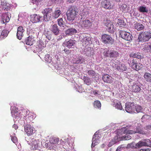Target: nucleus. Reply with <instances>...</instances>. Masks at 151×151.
<instances>
[{
  "label": "nucleus",
  "mask_w": 151,
  "mask_h": 151,
  "mask_svg": "<svg viewBox=\"0 0 151 151\" xmlns=\"http://www.w3.org/2000/svg\"><path fill=\"white\" fill-rule=\"evenodd\" d=\"M78 9L74 6H71L68 10L66 14L68 20L69 21H73L78 14Z\"/></svg>",
  "instance_id": "obj_1"
},
{
  "label": "nucleus",
  "mask_w": 151,
  "mask_h": 151,
  "mask_svg": "<svg viewBox=\"0 0 151 151\" xmlns=\"http://www.w3.org/2000/svg\"><path fill=\"white\" fill-rule=\"evenodd\" d=\"M151 38V33L149 32H145L140 34L138 39L140 41L146 42L148 41Z\"/></svg>",
  "instance_id": "obj_2"
},
{
  "label": "nucleus",
  "mask_w": 151,
  "mask_h": 151,
  "mask_svg": "<svg viewBox=\"0 0 151 151\" xmlns=\"http://www.w3.org/2000/svg\"><path fill=\"white\" fill-rule=\"evenodd\" d=\"M151 141L149 139H142L135 145V148H139L143 146L151 147Z\"/></svg>",
  "instance_id": "obj_3"
},
{
  "label": "nucleus",
  "mask_w": 151,
  "mask_h": 151,
  "mask_svg": "<svg viewBox=\"0 0 151 151\" xmlns=\"http://www.w3.org/2000/svg\"><path fill=\"white\" fill-rule=\"evenodd\" d=\"M80 37L81 39V41L82 42V45L84 47L89 46L91 44L92 42L91 40V38L89 37H86L85 34L82 35Z\"/></svg>",
  "instance_id": "obj_4"
},
{
  "label": "nucleus",
  "mask_w": 151,
  "mask_h": 151,
  "mask_svg": "<svg viewBox=\"0 0 151 151\" xmlns=\"http://www.w3.org/2000/svg\"><path fill=\"white\" fill-rule=\"evenodd\" d=\"M104 55L106 57H109L110 58H116L118 55V53L116 51L113 50H105L104 52Z\"/></svg>",
  "instance_id": "obj_5"
},
{
  "label": "nucleus",
  "mask_w": 151,
  "mask_h": 151,
  "mask_svg": "<svg viewBox=\"0 0 151 151\" xmlns=\"http://www.w3.org/2000/svg\"><path fill=\"white\" fill-rule=\"evenodd\" d=\"M112 66L113 68L119 71H125L127 69V67L124 64H121L119 63L118 64V63L115 62L113 63L112 64Z\"/></svg>",
  "instance_id": "obj_6"
},
{
  "label": "nucleus",
  "mask_w": 151,
  "mask_h": 151,
  "mask_svg": "<svg viewBox=\"0 0 151 151\" xmlns=\"http://www.w3.org/2000/svg\"><path fill=\"white\" fill-rule=\"evenodd\" d=\"M91 23L88 19H81L78 23V26L83 28H88L91 26Z\"/></svg>",
  "instance_id": "obj_7"
},
{
  "label": "nucleus",
  "mask_w": 151,
  "mask_h": 151,
  "mask_svg": "<svg viewBox=\"0 0 151 151\" xmlns=\"http://www.w3.org/2000/svg\"><path fill=\"white\" fill-rule=\"evenodd\" d=\"M105 25L106 26V29L108 32L112 33L114 32L115 28L112 22L107 20L105 22Z\"/></svg>",
  "instance_id": "obj_8"
},
{
  "label": "nucleus",
  "mask_w": 151,
  "mask_h": 151,
  "mask_svg": "<svg viewBox=\"0 0 151 151\" xmlns=\"http://www.w3.org/2000/svg\"><path fill=\"white\" fill-rule=\"evenodd\" d=\"M31 143V149L35 150H38L40 148V145L42 144V142L39 139H35L32 141Z\"/></svg>",
  "instance_id": "obj_9"
},
{
  "label": "nucleus",
  "mask_w": 151,
  "mask_h": 151,
  "mask_svg": "<svg viewBox=\"0 0 151 151\" xmlns=\"http://www.w3.org/2000/svg\"><path fill=\"white\" fill-rule=\"evenodd\" d=\"M135 105L134 103L127 102L126 104L125 109L128 113L134 112Z\"/></svg>",
  "instance_id": "obj_10"
},
{
  "label": "nucleus",
  "mask_w": 151,
  "mask_h": 151,
  "mask_svg": "<svg viewBox=\"0 0 151 151\" xmlns=\"http://www.w3.org/2000/svg\"><path fill=\"white\" fill-rule=\"evenodd\" d=\"M120 35L121 37L127 41H130L132 40L133 37L129 33L124 31H122Z\"/></svg>",
  "instance_id": "obj_11"
},
{
  "label": "nucleus",
  "mask_w": 151,
  "mask_h": 151,
  "mask_svg": "<svg viewBox=\"0 0 151 151\" xmlns=\"http://www.w3.org/2000/svg\"><path fill=\"white\" fill-rule=\"evenodd\" d=\"M102 40L106 44H111L113 42L111 37L106 34L102 36Z\"/></svg>",
  "instance_id": "obj_12"
},
{
  "label": "nucleus",
  "mask_w": 151,
  "mask_h": 151,
  "mask_svg": "<svg viewBox=\"0 0 151 151\" xmlns=\"http://www.w3.org/2000/svg\"><path fill=\"white\" fill-rule=\"evenodd\" d=\"M23 113V115L24 116V119L25 120L30 121L33 118V116L32 115V113L29 111V110H24L22 111Z\"/></svg>",
  "instance_id": "obj_13"
},
{
  "label": "nucleus",
  "mask_w": 151,
  "mask_h": 151,
  "mask_svg": "<svg viewBox=\"0 0 151 151\" xmlns=\"http://www.w3.org/2000/svg\"><path fill=\"white\" fill-rule=\"evenodd\" d=\"M101 5L102 7L106 9H112L113 5L109 1L107 0H104L101 2Z\"/></svg>",
  "instance_id": "obj_14"
},
{
  "label": "nucleus",
  "mask_w": 151,
  "mask_h": 151,
  "mask_svg": "<svg viewBox=\"0 0 151 151\" xmlns=\"http://www.w3.org/2000/svg\"><path fill=\"white\" fill-rule=\"evenodd\" d=\"M130 89L132 92L136 93L139 92L141 90L140 86L136 83H133V85L131 86Z\"/></svg>",
  "instance_id": "obj_15"
},
{
  "label": "nucleus",
  "mask_w": 151,
  "mask_h": 151,
  "mask_svg": "<svg viewBox=\"0 0 151 151\" xmlns=\"http://www.w3.org/2000/svg\"><path fill=\"white\" fill-rule=\"evenodd\" d=\"M43 19L42 16L39 15L34 14L31 17V20L33 23H37L41 22Z\"/></svg>",
  "instance_id": "obj_16"
},
{
  "label": "nucleus",
  "mask_w": 151,
  "mask_h": 151,
  "mask_svg": "<svg viewBox=\"0 0 151 151\" xmlns=\"http://www.w3.org/2000/svg\"><path fill=\"white\" fill-rule=\"evenodd\" d=\"M24 131L28 135L30 136L33 133L34 127L30 125L27 124L24 127Z\"/></svg>",
  "instance_id": "obj_17"
},
{
  "label": "nucleus",
  "mask_w": 151,
  "mask_h": 151,
  "mask_svg": "<svg viewBox=\"0 0 151 151\" xmlns=\"http://www.w3.org/2000/svg\"><path fill=\"white\" fill-rule=\"evenodd\" d=\"M112 77L107 74H104L102 75V79L105 82L110 83L113 81Z\"/></svg>",
  "instance_id": "obj_18"
},
{
  "label": "nucleus",
  "mask_w": 151,
  "mask_h": 151,
  "mask_svg": "<svg viewBox=\"0 0 151 151\" xmlns=\"http://www.w3.org/2000/svg\"><path fill=\"white\" fill-rule=\"evenodd\" d=\"M9 13L7 12L6 13L3 14L1 16V23L3 24H5L6 23L8 22L10 20V18L9 17Z\"/></svg>",
  "instance_id": "obj_19"
},
{
  "label": "nucleus",
  "mask_w": 151,
  "mask_h": 151,
  "mask_svg": "<svg viewBox=\"0 0 151 151\" xmlns=\"http://www.w3.org/2000/svg\"><path fill=\"white\" fill-rule=\"evenodd\" d=\"M24 30L22 27H19L17 29V38L19 40H21L23 35Z\"/></svg>",
  "instance_id": "obj_20"
},
{
  "label": "nucleus",
  "mask_w": 151,
  "mask_h": 151,
  "mask_svg": "<svg viewBox=\"0 0 151 151\" xmlns=\"http://www.w3.org/2000/svg\"><path fill=\"white\" fill-rule=\"evenodd\" d=\"M50 29L52 32L55 35H58L59 34L60 30L58 29L57 24H54L52 25Z\"/></svg>",
  "instance_id": "obj_21"
},
{
  "label": "nucleus",
  "mask_w": 151,
  "mask_h": 151,
  "mask_svg": "<svg viewBox=\"0 0 151 151\" xmlns=\"http://www.w3.org/2000/svg\"><path fill=\"white\" fill-rule=\"evenodd\" d=\"M75 41L72 40H70L68 41L66 40L63 43V46L64 47L75 46Z\"/></svg>",
  "instance_id": "obj_22"
},
{
  "label": "nucleus",
  "mask_w": 151,
  "mask_h": 151,
  "mask_svg": "<svg viewBox=\"0 0 151 151\" xmlns=\"http://www.w3.org/2000/svg\"><path fill=\"white\" fill-rule=\"evenodd\" d=\"M115 22L116 23V25H118V26L121 27L125 26L126 24V22L122 19H116Z\"/></svg>",
  "instance_id": "obj_23"
},
{
  "label": "nucleus",
  "mask_w": 151,
  "mask_h": 151,
  "mask_svg": "<svg viewBox=\"0 0 151 151\" xmlns=\"http://www.w3.org/2000/svg\"><path fill=\"white\" fill-rule=\"evenodd\" d=\"M77 32L76 30L74 28H70L67 29L65 31V33L67 35H71Z\"/></svg>",
  "instance_id": "obj_24"
},
{
  "label": "nucleus",
  "mask_w": 151,
  "mask_h": 151,
  "mask_svg": "<svg viewBox=\"0 0 151 151\" xmlns=\"http://www.w3.org/2000/svg\"><path fill=\"white\" fill-rule=\"evenodd\" d=\"M144 78L145 80L148 82L151 83V74L148 72H145Z\"/></svg>",
  "instance_id": "obj_25"
},
{
  "label": "nucleus",
  "mask_w": 151,
  "mask_h": 151,
  "mask_svg": "<svg viewBox=\"0 0 151 151\" xmlns=\"http://www.w3.org/2000/svg\"><path fill=\"white\" fill-rule=\"evenodd\" d=\"M122 131L124 134H134L133 130L129 129L125 127H123L122 128Z\"/></svg>",
  "instance_id": "obj_26"
},
{
  "label": "nucleus",
  "mask_w": 151,
  "mask_h": 151,
  "mask_svg": "<svg viewBox=\"0 0 151 151\" xmlns=\"http://www.w3.org/2000/svg\"><path fill=\"white\" fill-rule=\"evenodd\" d=\"M61 14V11L60 10L58 9H57L52 14V17L54 18H57Z\"/></svg>",
  "instance_id": "obj_27"
},
{
  "label": "nucleus",
  "mask_w": 151,
  "mask_h": 151,
  "mask_svg": "<svg viewBox=\"0 0 151 151\" xmlns=\"http://www.w3.org/2000/svg\"><path fill=\"white\" fill-rule=\"evenodd\" d=\"M83 80L84 83L88 85H90L91 83L92 80L87 76H83Z\"/></svg>",
  "instance_id": "obj_28"
},
{
  "label": "nucleus",
  "mask_w": 151,
  "mask_h": 151,
  "mask_svg": "<svg viewBox=\"0 0 151 151\" xmlns=\"http://www.w3.org/2000/svg\"><path fill=\"white\" fill-rule=\"evenodd\" d=\"M9 33V31L7 30H3L0 36V40H2L7 36L8 34Z\"/></svg>",
  "instance_id": "obj_29"
},
{
  "label": "nucleus",
  "mask_w": 151,
  "mask_h": 151,
  "mask_svg": "<svg viewBox=\"0 0 151 151\" xmlns=\"http://www.w3.org/2000/svg\"><path fill=\"white\" fill-rule=\"evenodd\" d=\"M58 23V24L60 27H63L64 29H66V27H67L65 25V23L63 21L62 18H60L58 19L57 20Z\"/></svg>",
  "instance_id": "obj_30"
},
{
  "label": "nucleus",
  "mask_w": 151,
  "mask_h": 151,
  "mask_svg": "<svg viewBox=\"0 0 151 151\" xmlns=\"http://www.w3.org/2000/svg\"><path fill=\"white\" fill-rule=\"evenodd\" d=\"M1 5L2 9L4 10L7 11L8 4L6 3V1L4 0H1Z\"/></svg>",
  "instance_id": "obj_31"
},
{
  "label": "nucleus",
  "mask_w": 151,
  "mask_h": 151,
  "mask_svg": "<svg viewBox=\"0 0 151 151\" xmlns=\"http://www.w3.org/2000/svg\"><path fill=\"white\" fill-rule=\"evenodd\" d=\"M93 106L95 108H98L99 109H101V104L100 102L98 100L94 101L93 103Z\"/></svg>",
  "instance_id": "obj_32"
},
{
  "label": "nucleus",
  "mask_w": 151,
  "mask_h": 151,
  "mask_svg": "<svg viewBox=\"0 0 151 151\" xmlns=\"http://www.w3.org/2000/svg\"><path fill=\"white\" fill-rule=\"evenodd\" d=\"M134 27L137 30L139 31L143 29L145 27L141 24L137 23L134 24Z\"/></svg>",
  "instance_id": "obj_33"
},
{
  "label": "nucleus",
  "mask_w": 151,
  "mask_h": 151,
  "mask_svg": "<svg viewBox=\"0 0 151 151\" xmlns=\"http://www.w3.org/2000/svg\"><path fill=\"white\" fill-rule=\"evenodd\" d=\"M45 146L47 148L50 150L53 149L55 147L54 145L52 142H51L50 141L49 142L47 143H46L45 144Z\"/></svg>",
  "instance_id": "obj_34"
},
{
  "label": "nucleus",
  "mask_w": 151,
  "mask_h": 151,
  "mask_svg": "<svg viewBox=\"0 0 151 151\" xmlns=\"http://www.w3.org/2000/svg\"><path fill=\"white\" fill-rule=\"evenodd\" d=\"M130 57L136 58L139 59H141V58L140 53L138 52L137 53L132 52L130 54Z\"/></svg>",
  "instance_id": "obj_35"
},
{
  "label": "nucleus",
  "mask_w": 151,
  "mask_h": 151,
  "mask_svg": "<svg viewBox=\"0 0 151 151\" xmlns=\"http://www.w3.org/2000/svg\"><path fill=\"white\" fill-rule=\"evenodd\" d=\"M143 67V65L140 63H137L134 66L131 67L132 68L136 70H139Z\"/></svg>",
  "instance_id": "obj_36"
},
{
  "label": "nucleus",
  "mask_w": 151,
  "mask_h": 151,
  "mask_svg": "<svg viewBox=\"0 0 151 151\" xmlns=\"http://www.w3.org/2000/svg\"><path fill=\"white\" fill-rule=\"evenodd\" d=\"M33 40H34L32 37H29L25 40V42L26 44L31 46L33 44Z\"/></svg>",
  "instance_id": "obj_37"
},
{
  "label": "nucleus",
  "mask_w": 151,
  "mask_h": 151,
  "mask_svg": "<svg viewBox=\"0 0 151 151\" xmlns=\"http://www.w3.org/2000/svg\"><path fill=\"white\" fill-rule=\"evenodd\" d=\"M97 134L95 133L93 135L92 138V143L91 144V147L92 148L94 147L95 146L98 144V142H95L96 140V137L97 136Z\"/></svg>",
  "instance_id": "obj_38"
},
{
  "label": "nucleus",
  "mask_w": 151,
  "mask_h": 151,
  "mask_svg": "<svg viewBox=\"0 0 151 151\" xmlns=\"http://www.w3.org/2000/svg\"><path fill=\"white\" fill-rule=\"evenodd\" d=\"M39 30L37 28H33L32 29L31 32V33L33 34L32 36L34 37L36 36H37L39 34Z\"/></svg>",
  "instance_id": "obj_39"
},
{
  "label": "nucleus",
  "mask_w": 151,
  "mask_h": 151,
  "mask_svg": "<svg viewBox=\"0 0 151 151\" xmlns=\"http://www.w3.org/2000/svg\"><path fill=\"white\" fill-rule=\"evenodd\" d=\"M134 134L135 133H139L140 134H143V131L141 129V127L139 126H137L136 127V129H134Z\"/></svg>",
  "instance_id": "obj_40"
},
{
  "label": "nucleus",
  "mask_w": 151,
  "mask_h": 151,
  "mask_svg": "<svg viewBox=\"0 0 151 151\" xmlns=\"http://www.w3.org/2000/svg\"><path fill=\"white\" fill-rule=\"evenodd\" d=\"M138 10L140 12H148V9L146 7L142 6L139 7Z\"/></svg>",
  "instance_id": "obj_41"
},
{
  "label": "nucleus",
  "mask_w": 151,
  "mask_h": 151,
  "mask_svg": "<svg viewBox=\"0 0 151 151\" xmlns=\"http://www.w3.org/2000/svg\"><path fill=\"white\" fill-rule=\"evenodd\" d=\"M51 13H49L44 14L43 18L45 21H48L51 19L52 18Z\"/></svg>",
  "instance_id": "obj_42"
},
{
  "label": "nucleus",
  "mask_w": 151,
  "mask_h": 151,
  "mask_svg": "<svg viewBox=\"0 0 151 151\" xmlns=\"http://www.w3.org/2000/svg\"><path fill=\"white\" fill-rule=\"evenodd\" d=\"M114 106L118 109L121 110L122 109V106L121 104L119 102L116 103H114Z\"/></svg>",
  "instance_id": "obj_43"
},
{
  "label": "nucleus",
  "mask_w": 151,
  "mask_h": 151,
  "mask_svg": "<svg viewBox=\"0 0 151 151\" xmlns=\"http://www.w3.org/2000/svg\"><path fill=\"white\" fill-rule=\"evenodd\" d=\"M50 141L51 142H52L53 144H54V145L55 146H56V144H57L58 142L59 139L58 138L54 137L51 139Z\"/></svg>",
  "instance_id": "obj_44"
},
{
  "label": "nucleus",
  "mask_w": 151,
  "mask_h": 151,
  "mask_svg": "<svg viewBox=\"0 0 151 151\" xmlns=\"http://www.w3.org/2000/svg\"><path fill=\"white\" fill-rule=\"evenodd\" d=\"M142 109V107L140 105H136L135 106L134 111H136L137 113L141 112Z\"/></svg>",
  "instance_id": "obj_45"
},
{
  "label": "nucleus",
  "mask_w": 151,
  "mask_h": 151,
  "mask_svg": "<svg viewBox=\"0 0 151 151\" xmlns=\"http://www.w3.org/2000/svg\"><path fill=\"white\" fill-rule=\"evenodd\" d=\"M52 9H45L42 11V13L44 14H45L49 13H51Z\"/></svg>",
  "instance_id": "obj_46"
},
{
  "label": "nucleus",
  "mask_w": 151,
  "mask_h": 151,
  "mask_svg": "<svg viewBox=\"0 0 151 151\" xmlns=\"http://www.w3.org/2000/svg\"><path fill=\"white\" fill-rule=\"evenodd\" d=\"M131 136L129 135L124 136L121 137V139L120 140H129L131 138Z\"/></svg>",
  "instance_id": "obj_47"
},
{
  "label": "nucleus",
  "mask_w": 151,
  "mask_h": 151,
  "mask_svg": "<svg viewBox=\"0 0 151 151\" xmlns=\"http://www.w3.org/2000/svg\"><path fill=\"white\" fill-rule=\"evenodd\" d=\"M45 60L46 62L50 63L51 61V58L49 55L47 54L45 55Z\"/></svg>",
  "instance_id": "obj_48"
},
{
  "label": "nucleus",
  "mask_w": 151,
  "mask_h": 151,
  "mask_svg": "<svg viewBox=\"0 0 151 151\" xmlns=\"http://www.w3.org/2000/svg\"><path fill=\"white\" fill-rule=\"evenodd\" d=\"M33 4L35 6H38L40 4V2L41 0H31Z\"/></svg>",
  "instance_id": "obj_49"
},
{
  "label": "nucleus",
  "mask_w": 151,
  "mask_h": 151,
  "mask_svg": "<svg viewBox=\"0 0 151 151\" xmlns=\"http://www.w3.org/2000/svg\"><path fill=\"white\" fill-rule=\"evenodd\" d=\"M88 74L91 77H93L95 76L96 73L93 70H89L88 71Z\"/></svg>",
  "instance_id": "obj_50"
},
{
  "label": "nucleus",
  "mask_w": 151,
  "mask_h": 151,
  "mask_svg": "<svg viewBox=\"0 0 151 151\" xmlns=\"http://www.w3.org/2000/svg\"><path fill=\"white\" fill-rule=\"evenodd\" d=\"M131 65L130 66L132 67L134 66L135 65L137 64V59H133L131 62Z\"/></svg>",
  "instance_id": "obj_51"
},
{
  "label": "nucleus",
  "mask_w": 151,
  "mask_h": 151,
  "mask_svg": "<svg viewBox=\"0 0 151 151\" xmlns=\"http://www.w3.org/2000/svg\"><path fill=\"white\" fill-rule=\"evenodd\" d=\"M46 38L49 40H50L52 39L51 35L50 33V32H48L45 34Z\"/></svg>",
  "instance_id": "obj_52"
},
{
  "label": "nucleus",
  "mask_w": 151,
  "mask_h": 151,
  "mask_svg": "<svg viewBox=\"0 0 151 151\" xmlns=\"http://www.w3.org/2000/svg\"><path fill=\"white\" fill-rule=\"evenodd\" d=\"M127 6L125 4H123L121 6L122 8L123 9V11L124 12H126L127 10H126L127 8Z\"/></svg>",
  "instance_id": "obj_53"
},
{
  "label": "nucleus",
  "mask_w": 151,
  "mask_h": 151,
  "mask_svg": "<svg viewBox=\"0 0 151 151\" xmlns=\"http://www.w3.org/2000/svg\"><path fill=\"white\" fill-rule=\"evenodd\" d=\"M11 140L15 143L17 142V138L16 137H11Z\"/></svg>",
  "instance_id": "obj_54"
},
{
  "label": "nucleus",
  "mask_w": 151,
  "mask_h": 151,
  "mask_svg": "<svg viewBox=\"0 0 151 151\" xmlns=\"http://www.w3.org/2000/svg\"><path fill=\"white\" fill-rule=\"evenodd\" d=\"M82 60V58L81 57H79L76 60V63H81Z\"/></svg>",
  "instance_id": "obj_55"
},
{
  "label": "nucleus",
  "mask_w": 151,
  "mask_h": 151,
  "mask_svg": "<svg viewBox=\"0 0 151 151\" xmlns=\"http://www.w3.org/2000/svg\"><path fill=\"white\" fill-rule=\"evenodd\" d=\"M42 50V48H36V49L34 50V52L36 53V52H40Z\"/></svg>",
  "instance_id": "obj_56"
},
{
  "label": "nucleus",
  "mask_w": 151,
  "mask_h": 151,
  "mask_svg": "<svg viewBox=\"0 0 151 151\" xmlns=\"http://www.w3.org/2000/svg\"><path fill=\"white\" fill-rule=\"evenodd\" d=\"M145 128L146 130H151V125H148L146 126L145 127Z\"/></svg>",
  "instance_id": "obj_57"
},
{
  "label": "nucleus",
  "mask_w": 151,
  "mask_h": 151,
  "mask_svg": "<svg viewBox=\"0 0 151 151\" xmlns=\"http://www.w3.org/2000/svg\"><path fill=\"white\" fill-rule=\"evenodd\" d=\"M64 51L67 54H68L70 52V51L69 50H68L67 48L66 49L65 48L64 50Z\"/></svg>",
  "instance_id": "obj_58"
},
{
  "label": "nucleus",
  "mask_w": 151,
  "mask_h": 151,
  "mask_svg": "<svg viewBox=\"0 0 151 151\" xmlns=\"http://www.w3.org/2000/svg\"><path fill=\"white\" fill-rule=\"evenodd\" d=\"M13 127L14 128L15 130H16L17 129L18 127L17 125L14 124L13 126Z\"/></svg>",
  "instance_id": "obj_59"
},
{
  "label": "nucleus",
  "mask_w": 151,
  "mask_h": 151,
  "mask_svg": "<svg viewBox=\"0 0 151 151\" xmlns=\"http://www.w3.org/2000/svg\"><path fill=\"white\" fill-rule=\"evenodd\" d=\"M68 1L69 3H73L74 2L75 0H67Z\"/></svg>",
  "instance_id": "obj_60"
},
{
  "label": "nucleus",
  "mask_w": 151,
  "mask_h": 151,
  "mask_svg": "<svg viewBox=\"0 0 151 151\" xmlns=\"http://www.w3.org/2000/svg\"><path fill=\"white\" fill-rule=\"evenodd\" d=\"M93 92L95 95H96L98 93L97 91L96 90L93 91Z\"/></svg>",
  "instance_id": "obj_61"
},
{
  "label": "nucleus",
  "mask_w": 151,
  "mask_h": 151,
  "mask_svg": "<svg viewBox=\"0 0 151 151\" xmlns=\"http://www.w3.org/2000/svg\"><path fill=\"white\" fill-rule=\"evenodd\" d=\"M145 150V151H151V149L148 148L147 149H146Z\"/></svg>",
  "instance_id": "obj_62"
},
{
  "label": "nucleus",
  "mask_w": 151,
  "mask_h": 151,
  "mask_svg": "<svg viewBox=\"0 0 151 151\" xmlns=\"http://www.w3.org/2000/svg\"><path fill=\"white\" fill-rule=\"evenodd\" d=\"M140 151H145V149H141L140 150Z\"/></svg>",
  "instance_id": "obj_63"
},
{
  "label": "nucleus",
  "mask_w": 151,
  "mask_h": 151,
  "mask_svg": "<svg viewBox=\"0 0 151 151\" xmlns=\"http://www.w3.org/2000/svg\"><path fill=\"white\" fill-rule=\"evenodd\" d=\"M98 141H99L98 139H96V141H95V142H98Z\"/></svg>",
  "instance_id": "obj_64"
}]
</instances>
